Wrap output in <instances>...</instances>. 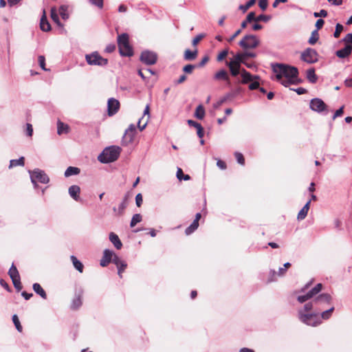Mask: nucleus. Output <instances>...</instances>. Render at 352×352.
Returning <instances> with one entry per match:
<instances>
[{
	"instance_id": "obj_53",
	"label": "nucleus",
	"mask_w": 352,
	"mask_h": 352,
	"mask_svg": "<svg viewBox=\"0 0 352 352\" xmlns=\"http://www.w3.org/2000/svg\"><path fill=\"white\" fill-rule=\"evenodd\" d=\"M308 211L309 210H307V209H305L302 207V209L299 211V212L298 214V216H297L298 220H299V221L303 220L307 217Z\"/></svg>"
},
{
	"instance_id": "obj_43",
	"label": "nucleus",
	"mask_w": 352,
	"mask_h": 352,
	"mask_svg": "<svg viewBox=\"0 0 352 352\" xmlns=\"http://www.w3.org/2000/svg\"><path fill=\"white\" fill-rule=\"evenodd\" d=\"M301 82H302V80L297 77V78H294V79L289 80H281L280 83H281V85H283V86L287 87L289 85H292V84L297 85V84L300 83Z\"/></svg>"
},
{
	"instance_id": "obj_17",
	"label": "nucleus",
	"mask_w": 352,
	"mask_h": 352,
	"mask_svg": "<svg viewBox=\"0 0 352 352\" xmlns=\"http://www.w3.org/2000/svg\"><path fill=\"white\" fill-rule=\"evenodd\" d=\"M214 79L217 80H225L228 86L230 85V80L228 72L225 69L218 71L214 76Z\"/></svg>"
},
{
	"instance_id": "obj_18",
	"label": "nucleus",
	"mask_w": 352,
	"mask_h": 352,
	"mask_svg": "<svg viewBox=\"0 0 352 352\" xmlns=\"http://www.w3.org/2000/svg\"><path fill=\"white\" fill-rule=\"evenodd\" d=\"M82 289L79 290L78 293L76 294L75 297L71 304V308L72 309H77L82 305Z\"/></svg>"
},
{
	"instance_id": "obj_40",
	"label": "nucleus",
	"mask_w": 352,
	"mask_h": 352,
	"mask_svg": "<svg viewBox=\"0 0 352 352\" xmlns=\"http://www.w3.org/2000/svg\"><path fill=\"white\" fill-rule=\"evenodd\" d=\"M142 220V217L140 214H135L131 220L130 227L133 228L138 223L141 222Z\"/></svg>"
},
{
	"instance_id": "obj_64",
	"label": "nucleus",
	"mask_w": 352,
	"mask_h": 352,
	"mask_svg": "<svg viewBox=\"0 0 352 352\" xmlns=\"http://www.w3.org/2000/svg\"><path fill=\"white\" fill-rule=\"evenodd\" d=\"M315 305L316 304L314 302V299H313L311 302H309L304 305V311H311L314 305Z\"/></svg>"
},
{
	"instance_id": "obj_21",
	"label": "nucleus",
	"mask_w": 352,
	"mask_h": 352,
	"mask_svg": "<svg viewBox=\"0 0 352 352\" xmlns=\"http://www.w3.org/2000/svg\"><path fill=\"white\" fill-rule=\"evenodd\" d=\"M70 197L75 201H78L80 200V188L77 185H72L69 188L68 190Z\"/></svg>"
},
{
	"instance_id": "obj_41",
	"label": "nucleus",
	"mask_w": 352,
	"mask_h": 352,
	"mask_svg": "<svg viewBox=\"0 0 352 352\" xmlns=\"http://www.w3.org/2000/svg\"><path fill=\"white\" fill-rule=\"evenodd\" d=\"M177 178L181 181H188L190 179V177L189 175H184L182 170L180 168H178L177 173H176Z\"/></svg>"
},
{
	"instance_id": "obj_14",
	"label": "nucleus",
	"mask_w": 352,
	"mask_h": 352,
	"mask_svg": "<svg viewBox=\"0 0 352 352\" xmlns=\"http://www.w3.org/2000/svg\"><path fill=\"white\" fill-rule=\"evenodd\" d=\"M119 52L122 56H132L133 50L129 43L118 46Z\"/></svg>"
},
{
	"instance_id": "obj_7",
	"label": "nucleus",
	"mask_w": 352,
	"mask_h": 352,
	"mask_svg": "<svg viewBox=\"0 0 352 352\" xmlns=\"http://www.w3.org/2000/svg\"><path fill=\"white\" fill-rule=\"evenodd\" d=\"M319 54L317 51L313 48L307 47L301 52V60L309 63L313 64L318 61Z\"/></svg>"
},
{
	"instance_id": "obj_46",
	"label": "nucleus",
	"mask_w": 352,
	"mask_h": 352,
	"mask_svg": "<svg viewBox=\"0 0 352 352\" xmlns=\"http://www.w3.org/2000/svg\"><path fill=\"white\" fill-rule=\"evenodd\" d=\"M333 310H334V307H331L330 309H329L324 311H322L320 316V320L321 319H324V320L329 319L331 317V314L333 311Z\"/></svg>"
},
{
	"instance_id": "obj_31",
	"label": "nucleus",
	"mask_w": 352,
	"mask_h": 352,
	"mask_svg": "<svg viewBox=\"0 0 352 352\" xmlns=\"http://www.w3.org/2000/svg\"><path fill=\"white\" fill-rule=\"evenodd\" d=\"M71 260L73 263V265H74V267L80 273L82 272L83 271V265L82 263L79 261L78 260V258L72 255L71 256Z\"/></svg>"
},
{
	"instance_id": "obj_12",
	"label": "nucleus",
	"mask_w": 352,
	"mask_h": 352,
	"mask_svg": "<svg viewBox=\"0 0 352 352\" xmlns=\"http://www.w3.org/2000/svg\"><path fill=\"white\" fill-rule=\"evenodd\" d=\"M120 108V102L113 98H111L108 100L107 102V111H108V115L109 116H112L115 115Z\"/></svg>"
},
{
	"instance_id": "obj_27",
	"label": "nucleus",
	"mask_w": 352,
	"mask_h": 352,
	"mask_svg": "<svg viewBox=\"0 0 352 352\" xmlns=\"http://www.w3.org/2000/svg\"><path fill=\"white\" fill-rule=\"evenodd\" d=\"M51 18L58 27L63 28V24L59 20V17L57 14V10L55 7L52 8L51 9Z\"/></svg>"
},
{
	"instance_id": "obj_36",
	"label": "nucleus",
	"mask_w": 352,
	"mask_h": 352,
	"mask_svg": "<svg viewBox=\"0 0 352 352\" xmlns=\"http://www.w3.org/2000/svg\"><path fill=\"white\" fill-rule=\"evenodd\" d=\"M25 158L23 157H19L18 160H11L10 161L9 168H12L16 166H24Z\"/></svg>"
},
{
	"instance_id": "obj_23",
	"label": "nucleus",
	"mask_w": 352,
	"mask_h": 352,
	"mask_svg": "<svg viewBox=\"0 0 352 352\" xmlns=\"http://www.w3.org/2000/svg\"><path fill=\"white\" fill-rule=\"evenodd\" d=\"M32 289L34 291V292L39 295L42 298L46 299L47 298V294L45 290L43 289V287L41 286L39 283H34L32 285Z\"/></svg>"
},
{
	"instance_id": "obj_55",
	"label": "nucleus",
	"mask_w": 352,
	"mask_h": 352,
	"mask_svg": "<svg viewBox=\"0 0 352 352\" xmlns=\"http://www.w3.org/2000/svg\"><path fill=\"white\" fill-rule=\"evenodd\" d=\"M311 298H312L308 292L305 295H300L297 297L298 301L300 303H303Z\"/></svg>"
},
{
	"instance_id": "obj_1",
	"label": "nucleus",
	"mask_w": 352,
	"mask_h": 352,
	"mask_svg": "<svg viewBox=\"0 0 352 352\" xmlns=\"http://www.w3.org/2000/svg\"><path fill=\"white\" fill-rule=\"evenodd\" d=\"M272 71L276 73V78L280 81L284 76L287 80L297 78L298 77V69L294 66H291L284 63H272Z\"/></svg>"
},
{
	"instance_id": "obj_44",
	"label": "nucleus",
	"mask_w": 352,
	"mask_h": 352,
	"mask_svg": "<svg viewBox=\"0 0 352 352\" xmlns=\"http://www.w3.org/2000/svg\"><path fill=\"white\" fill-rule=\"evenodd\" d=\"M318 38H319V35H318V30H315L312 32L311 36L309 38L308 43L310 45H314L318 41Z\"/></svg>"
},
{
	"instance_id": "obj_24",
	"label": "nucleus",
	"mask_w": 352,
	"mask_h": 352,
	"mask_svg": "<svg viewBox=\"0 0 352 352\" xmlns=\"http://www.w3.org/2000/svg\"><path fill=\"white\" fill-rule=\"evenodd\" d=\"M255 21V12H250L248 14L245 19L241 22V29H244L247 27L248 23Z\"/></svg>"
},
{
	"instance_id": "obj_28",
	"label": "nucleus",
	"mask_w": 352,
	"mask_h": 352,
	"mask_svg": "<svg viewBox=\"0 0 352 352\" xmlns=\"http://www.w3.org/2000/svg\"><path fill=\"white\" fill-rule=\"evenodd\" d=\"M198 51L197 50H195L194 51H191L189 49H187L184 55V58L186 60H193L196 58L197 56Z\"/></svg>"
},
{
	"instance_id": "obj_50",
	"label": "nucleus",
	"mask_w": 352,
	"mask_h": 352,
	"mask_svg": "<svg viewBox=\"0 0 352 352\" xmlns=\"http://www.w3.org/2000/svg\"><path fill=\"white\" fill-rule=\"evenodd\" d=\"M229 54V49L228 48H226L224 49L223 50H222L218 55H217V60L218 62H221L227 56L228 54Z\"/></svg>"
},
{
	"instance_id": "obj_4",
	"label": "nucleus",
	"mask_w": 352,
	"mask_h": 352,
	"mask_svg": "<svg viewBox=\"0 0 352 352\" xmlns=\"http://www.w3.org/2000/svg\"><path fill=\"white\" fill-rule=\"evenodd\" d=\"M298 317L302 322L312 327L318 326L322 322L319 314L316 313L304 314L302 310H299Z\"/></svg>"
},
{
	"instance_id": "obj_59",
	"label": "nucleus",
	"mask_w": 352,
	"mask_h": 352,
	"mask_svg": "<svg viewBox=\"0 0 352 352\" xmlns=\"http://www.w3.org/2000/svg\"><path fill=\"white\" fill-rule=\"evenodd\" d=\"M126 267H127V264L125 261H124L121 264H120L119 266H117L118 273L120 277H122L121 274L124 271V270L126 268Z\"/></svg>"
},
{
	"instance_id": "obj_58",
	"label": "nucleus",
	"mask_w": 352,
	"mask_h": 352,
	"mask_svg": "<svg viewBox=\"0 0 352 352\" xmlns=\"http://www.w3.org/2000/svg\"><path fill=\"white\" fill-rule=\"evenodd\" d=\"M111 262L114 263L116 266H119L120 264L124 262V261H122L120 258L113 252V256L112 257Z\"/></svg>"
},
{
	"instance_id": "obj_60",
	"label": "nucleus",
	"mask_w": 352,
	"mask_h": 352,
	"mask_svg": "<svg viewBox=\"0 0 352 352\" xmlns=\"http://www.w3.org/2000/svg\"><path fill=\"white\" fill-rule=\"evenodd\" d=\"M242 54L244 56L245 60H246L247 58H255L256 57V54L254 52H249L248 50H245L242 52Z\"/></svg>"
},
{
	"instance_id": "obj_33",
	"label": "nucleus",
	"mask_w": 352,
	"mask_h": 352,
	"mask_svg": "<svg viewBox=\"0 0 352 352\" xmlns=\"http://www.w3.org/2000/svg\"><path fill=\"white\" fill-rule=\"evenodd\" d=\"M8 274L12 280L20 278L19 271L16 266L14 265V263H12V265H11L8 271Z\"/></svg>"
},
{
	"instance_id": "obj_30",
	"label": "nucleus",
	"mask_w": 352,
	"mask_h": 352,
	"mask_svg": "<svg viewBox=\"0 0 352 352\" xmlns=\"http://www.w3.org/2000/svg\"><path fill=\"white\" fill-rule=\"evenodd\" d=\"M80 172V170L79 168L74 167V166H69L66 170L65 171L64 175L66 177L72 176V175H76L79 174Z\"/></svg>"
},
{
	"instance_id": "obj_10",
	"label": "nucleus",
	"mask_w": 352,
	"mask_h": 352,
	"mask_svg": "<svg viewBox=\"0 0 352 352\" xmlns=\"http://www.w3.org/2000/svg\"><path fill=\"white\" fill-rule=\"evenodd\" d=\"M136 133L135 126L133 124H131L129 127L125 130L124 134L122 137V145H128L133 142L135 135Z\"/></svg>"
},
{
	"instance_id": "obj_29",
	"label": "nucleus",
	"mask_w": 352,
	"mask_h": 352,
	"mask_svg": "<svg viewBox=\"0 0 352 352\" xmlns=\"http://www.w3.org/2000/svg\"><path fill=\"white\" fill-rule=\"evenodd\" d=\"M69 132V126L64 124L60 120L57 122V133L61 135L63 133H67Z\"/></svg>"
},
{
	"instance_id": "obj_5",
	"label": "nucleus",
	"mask_w": 352,
	"mask_h": 352,
	"mask_svg": "<svg viewBox=\"0 0 352 352\" xmlns=\"http://www.w3.org/2000/svg\"><path fill=\"white\" fill-rule=\"evenodd\" d=\"M29 173L30 175L31 182L35 187L37 186V182L42 184H47L50 182L49 177L42 170L36 168L33 170H30Z\"/></svg>"
},
{
	"instance_id": "obj_6",
	"label": "nucleus",
	"mask_w": 352,
	"mask_h": 352,
	"mask_svg": "<svg viewBox=\"0 0 352 352\" xmlns=\"http://www.w3.org/2000/svg\"><path fill=\"white\" fill-rule=\"evenodd\" d=\"M85 59L87 63L90 65L104 67L108 64V59L102 57L97 52L86 54Z\"/></svg>"
},
{
	"instance_id": "obj_15",
	"label": "nucleus",
	"mask_w": 352,
	"mask_h": 352,
	"mask_svg": "<svg viewBox=\"0 0 352 352\" xmlns=\"http://www.w3.org/2000/svg\"><path fill=\"white\" fill-rule=\"evenodd\" d=\"M331 300H332L331 296L327 293L321 294L314 298V302L316 305L322 303V302L330 304L331 302Z\"/></svg>"
},
{
	"instance_id": "obj_34",
	"label": "nucleus",
	"mask_w": 352,
	"mask_h": 352,
	"mask_svg": "<svg viewBox=\"0 0 352 352\" xmlns=\"http://www.w3.org/2000/svg\"><path fill=\"white\" fill-rule=\"evenodd\" d=\"M68 8L69 6L67 5H61L59 8V14L63 20L69 19Z\"/></svg>"
},
{
	"instance_id": "obj_52",
	"label": "nucleus",
	"mask_w": 352,
	"mask_h": 352,
	"mask_svg": "<svg viewBox=\"0 0 352 352\" xmlns=\"http://www.w3.org/2000/svg\"><path fill=\"white\" fill-rule=\"evenodd\" d=\"M226 65L228 67L230 74L232 76L236 77L239 74H241V70H238L236 68H234V67H232V65Z\"/></svg>"
},
{
	"instance_id": "obj_16",
	"label": "nucleus",
	"mask_w": 352,
	"mask_h": 352,
	"mask_svg": "<svg viewBox=\"0 0 352 352\" xmlns=\"http://www.w3.org/2000/svg\"><path fill=\"white\" fill-rule=\"evenodd\" d=\"M352 52V45H345L344 47L337 50L336 54L340 58H344L348 57Z\"/></svg>"
},
{
	"instance_id": "obj_48",
	"label": "nucleus",
	"mask_w": 352,
	"mask_h": 352,
	"mask_svg": "<svg viewBox=\"0 0 352 352\" xmlns=\"http://www.w3.org/2000/svg\"><path fill=\"white\" fill-rule=\"evenodd\" d=\"M272 19L271 15L260 14L258 16H255V22L263 21L268 22Z\"/></svg>"
},
{
	"instance_id": "obj_37",
	"label": "nucleus",
	"mask_w": 352,
	"mask_h": 352,
	"mask_svg": "<svg viewBox=\"0 0 352 352\" xmlns=\"http://www.w3.org/2000/svg\"><path fill=\"white\" fill-rule=\"evenodd\" d=\"M323 285L321 283H318L314 287L310 289L308 293L313 298L316 295H317L319 292L322 289Z\"/></svg>"
},
{
	"instance_id": "obj_57",
	"label": "nucleus",
	"mask_w": 352,
	"mask_h": 352,
	"mask_svg": "<svg viewBox=\"0 0 352 352\" xmlns=\"http://www.w3.org/2000/svg\"><path fill=\"white\" fill-rule=\"evenodd\" d=\"M342 30H343L342 25H341L340 23H337L336 25L335 32L333 33L334 37L335 38H338L340 36V33L342 32Z\"/></svg>"
},
{
	"instance_id": "obj_38",
	"label": "nucleus",
	"mask_w": 352,
	"mask_h": 352,
	"mask_svg": "<svg viewBox=\"0 0 352 352\" xmlns=\"http://www.w3.org/2000/svg\"><path fill=\"white\" fill-rule=\"evenodd\" d=\"M129 43V35L126 33H122L118 36V45L120 46L123 44Z\"/></svg>"
},
{
	"instance_id": "obj_22",
	"label": "nucleus",
	"mask_w": 352,
	"mask_h": 352,
	"mask_svg": "<svg viewBox=\"0 0 352 352\" xmlns=\"http://www.w3.org/2000/svg\"><path fill=\"white\" fill-rule=\"evenodd\" d=\"M109 240L113 244L116 249L120 250L122 248V243L120 240L118 236L114 232H111L109 234Z\"/></svg>"
},
{
	"instance_id": "obj_19",
	"label": "nucleus",
	"mask_w": 352,
	"mask_h": 352,
	"mask_svg": "<svg viewBox=\"0 0 352 352\" xmlns=\"http://www.w3.org/2000/svg\"><path fill=\"white\" fill-rule=\"evenodd\" d=\"M245 61V60L242 52H237L233 55V57L230 58L229 62L226 61V65L244 64Z\"/></svg>"
},
{
	"instance_id": "obj_35",
	"label": "nucleus",
	"mask_w": 352,
	"mask_h": 352,
	"mask_svg": "<svg viewBox=\"0 0 352 352\" xmlns=\"http://www.w3.org/2000/svg\"><path fill=\"white\" fill-rule=\"evenodd\" d=\"M128 199H129V194H126L123 198L122 201L120 203V204L118 206V214H122L124 210V209L127 206L128 204Z\"/></svg>"
},
{
	"instance_id": "obj_2",
	"label": "nucleus",
	"mask_w": 352,
	"mask_h": 352,
	"mask_svg": "<svg viewBox=\"0 0 352 352\" xmlns=\"http://www.w3.org/2000/svg\"><path fill=\"white\" fill-rule=\"evenodd\" d=\"M121 148L118 146H110L102 151L98 160L102 164L111 163L118 160Z\"/></svg>"
},
{
	"instance_id": "obj_25",
	"label": "nucleus",
	"mask_w": 352,
	"mask_h": 352,
	"mask_svg": "<svg viewBox=\"0 0 352 352\" xmlns=\"http://www.w3.org/2000/svg\"><path fill=\"white\" fill-rule=\"evenodd\" d=\"M306 77L307 80L311 83H316L318 80V76L315 73L314 68H310L307 70Z\"/></svg>"
},
{
	"instance_id": "obj_11",
	"label": "nucleus",
	"mask_w": 352,
	"mask_h": 352,
	"mask_svg": "<svg viewBox=\"0 0 352 352\" xmlns=\"http://www.w3.org/2000/svg\"><path fill=\"white\" fill-rule=\"evenodd\" d=\"M242 92V89L240 87H237L235 89L231 90L230 92L226 94L223 98H221L214 105L215 108H217L219 106L221 105L224 102H226L230 98H233L238 95H239Z\"/></svg>"
},
{
	"instance_id": "obj_54",
	"label": "nucleus",
	"mask_w": 352,
	"mask_h": 352,
	"mask_svg": "<svg viewBox=\"0 0 352 352\" xmlns=\"http://www.w3.org/2000/svg\"><path fill=\"white\" fill-rule=\"evenodd\" d=\"M234 156L236 157V160L239 164L241 165H244L245 164V159L242 153L239 152H235Z\"/></svg>"
},
{
	"instance_id": "obj_9",
	"label": "nucleus",
	"mask_w": 352,
	"mask_h": 352,
	"mask_svg": "<svg viewBox=\"0 0 352 352\" xmlns=\"http://www.w3.org/2000/svg\"><path fill=\"white\" fill-rule=\"evenodd\" d=\"M140 60L146 65H152L156 63L157 55L153 51L144 50L140 54Z\"/></svg>"
},
{
	"instance_id": "obj_42",
	"label": "nucleus",
	"mask_w": 352,
	"mask_h": 352,
	"mask_svg": "<svg viewBox=\"0 0 352 352\" xmlns=\"http://www.w3.org/2000/svg\"><path fill=\"white\" fill-rule=\"evenodd\" d=\"M256 0H249L245 4L240 5L239 8L243 12H245L251 6H252L256 3Z\"/></svg>"
},
{
	"instance_id": "obj_13",
	"label": "nucleus",
	"mask_w": 352,
	"mask_h": 352,
	"mask_svg": "<svg viewBox=\"0 0 352 352\" xmlns=\"http://www.w3.org/2000/svg\"><path fill=\"white\" fill-rule=\"evenodd\" d=\"M113 256V252L109 250L105 249L103 252V256L100 261V265L102 267L107 266L109 263L111 262L112 257Z\"/></svg>"
},
{
	"instance_id": "obj_61",
	"label": "nucleus",
	"mask_w": 352,
	"mask_h": 352,
	"mask_svg": "<svg viewBox=\"0 0 352 352\" xmlns=\"http://www.w3.org/2000/svg\"><path fill=\"white\" fill-rule=\"evenodd\" d=\"M342 41L345 43V45H352V34H347L345 37L342 39Z\"/></svg>"
},
{
	"instance_id": "obj_49",
	"label": "nucleus",
	"mask_w": 352,
	"mask_h": 352,
	"mask_svg": "<svg viewBox=\"0 0 352 352\" xmlns=\"http://www.w3.org/2000/svg\"><path fill=\"white\" fill-rule=\"evenodd\" d=\"M12 321H13V323L14 324L15 327L17 329V331H19V332H21L23 328H22V326H21V324L20 323L19 318H18V316L16 314L12 316Z\"/></svg>"
},
{
	"instance_id": "obj_62",
	"label": "nucleus",
	"mask_w": 352,
	"mask_h": 352,
	"mask_svg": "<svg viewBox=\"0 0 352 352\" xmlns=\"http://www.w3.org/2000/svg\"><path fill=\"white\" fill-rule=\"evenodd\" d=\"M204 34H199L197 36H195L192 41V45L195 46L197 43L204 37Z\"/></svg>"
},
{
	"instance_id": "obj_26",
	"label": "nucleus",
	"mask_w": 352,
	"mask_h": 352,
	"mask_svg": "<svg viewBox=\"0 0 352 352\" xmlns=\"http://www.w3.org/2000/svg\"><path fill=\"white\" fill-rule=\"evenodd\" d=\"M241 76L242 77L241 83L246 84L252 81V75L244 68L241 69Z\"/></svg>"
},
{
	"instance_id": "obj_45",
	"label": "nucleus",
	"mask_w": 352,
	"mask_h": 352,
	"mask_svg": "<svg viewBox=\"0 0 352 352\" xmlns=\"http://www.w3.org/2000/svg\"><path fill=\"white\" fill-rule=\"evenodd\" d=\"M333 310H334V307H331L330 309H329L324 311H322L320 316V320L321 319H324V320L329 319L331 317V314L333 311Z\"/></svg>"
},
{
	"instance_id": "obj_8",
	"label": "nucleus",
	"mask_w": 352,
	"mask_h": 352,
	"mask_svg": "<svg viewBox=\"0 0 352 352\" xmlns=\"http://www.w3.org/2000/svg\"><path fill=\"white\" fill-rule=\"evenodd\" d=\"M309 107L312 111L319 113H324L325 115L328 113L327 105L320 98H315L311 99Z\"/></svg>"
},
{
	"instance_id": "obj_47",
	"label": "nucleus",
	"mask_w": 352,
	"mask_h": 352,
	"mask_svg": "<svg viewBox=\"0 0 352 352\" xmlns=\"http://www.w3.org/2000/svg\"><path fill=\"white\" fill-rule=\"evenodd\" d=\"M333 310H334V307H331L330 309H329L324 311H322L320 316V320L321 319H324V320L329 319L331 317V314L333 311Z\"/></svg>"
},
{
	"instance_id": "obj_39",
	"label": "nucleus",
	"mask_w": 352,
	"mask_h": 352,
	"mask_svg": "<svg viewBox=\"0 0 352 352\" xmlns=\"http://www.w3.org/2000/svg\"><path fill=\"white\" fill-rule=\"evenodd\" d=\"M199 226V223L196 221H193L192 223L185 230V233L186 235H189L192 234L194 231H195Z\"/></svg>"
},
{
	"instance_id": "obj_51",
	"label": "nucleus",
	"mask_w": 352,
	"mask_h": 352,
	"mask_svg": "<svg viewBox=\"0 0 352 352\" xmlns=\"http://www.w3.org/2000/svg\"><path fill=\"white\" fill-rule=\"evenodd\" d=\"M13 285L16 291L19 292L22 289V285L21 283V278H15L12 280Z\"/></svg>"
},
{
	"instance_id": "obj_20",
	"label": "nucleus",
	"mask_w": 352,
	"mask_h": 352,
	"mask_svg": "<svg viewBox=\"0 0 352 352\" xmlns=\"http://www.w3.org/2000/svg\"><path fill=\"white\" fill-rule=\"evenodd\" d=\"M40 28L43 32H49L51 30V25L47 21L45 10H43V15L40 21Z\"/></svg>"
},
{
	"instance_id": "obj_32",
	"label": "nucleus",
	"mask_w": 352,
	"mask_h": 352,
	"mask_svg": "<svg viewBox=\"0 0 352 352\" xmlns=\"http://www.w3.org/2000/svg\"><path fill=\"white\" fill-rule=\"evenodd\" d=\"M205 116V109L202 104H199L197 107L195 112V116L199 119L202 120Z\"/></svg>"
},
{
	"instance_id": "obj_63",
	"label": "nucleus",
	"mask_w": 352,
	"mask_h": 352,
	"mask_svg": "<svg viewBox=\"0 0 352 352\" xmlns=\"http://www.w3.org/2000/svg\"><path fill=\"white\" fill-rule=\"evenodd\" d=\"M38 63L42 69L46 71L47 69L45 68V58L43 56L41 55L38 56Z\"/></svg>"
},
{
	"instance_id": "obj_3",
	"label": "nucleus",
	"mask_w": 352,
	"mask_h": 352,
	"mask_svg": "<svg viewBox=\"0 0 352 352\" xmlns=\"http://www.w3.org/2000/svg\"><path fill=\"white\" fill-rule=\"evenodd\" d=\"M260 45V40L255 34H248L239 42V45L244 50L256 48Z\"/></svg>"
},
{
	"instance_id": "obj_56",
	"label": "nucleus",
	"mask_w": 352,
	"mask_h": 352,
	"mask_svg": "<svg viewBox=\"0 0 352 352\" xmlns=\"http://www.w3.org/2000/svg\"><path fill=\"white\" fill-rule=\"evenodd\" d=\"M196 67L197 66L195 65L188 64L185 65L183 67L182 70L186 74H191L192 72V70Z\"/></svg>"
}]
</instances>
